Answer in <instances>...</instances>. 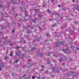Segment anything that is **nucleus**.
Segmentation results:
<instances>
[{"instance_id": "1", "label": "nucleus", "mask_w": 79, "mask_h": 79, "mask_svg": "<svg viewBox=\"0 0 79 79\" xmlns=\"http://www.w3.org/2000/svg\"><path fill=\"white\" fill-rule=\"evenodd\" d=\"M5 66V64L3 63H2L0 65V71H1L2 70V69L3 67H4Z\"/></svg>"}, {"instance_id": "2", "label": "nucleus", "mask_w": 79, "mask_h": 79, "mask_svg": "<svg viewBox=\"0 0 79 79\" xmlns=\"http://www.w3.org/2000/svg\"><path fill=\"white\" fill-rule=\"evenodd\" d=\"M79 5H77V4H76L75 5V7H74V8H75L76 9H77V11H79V8L77 9V7H79Z\"/></svg>"}, {"instance_id": "3", "label": "nucleus", "mask_w": 79, "mask_h": 79, "mask_svg": "<svg viewBox=\"0 0 79 79\" xmlns=\"http://www.w3.org/2000/svg\"><path fill=\"white\" fill-rule=\"evenodd\" d=\"M27 11H25V16H28V14H27Z\"/></svg>"}, {"instance_id": "4", "label": "nucleus", "mask_w": 79, "mask_h": 79, "mask_svg": "<svg viewBox=\"0 0 79 79\" xmlns=\"http://www.w3.org/2000/svg\"><path fill=\"white\" fill-rule=\"evenodd\" d=\"M63 42L62 41L61 42H59L58 44H59L60 45H63Z\"/></svg>"}, {"instance_id": "5", "label": "nucleus", "mask_w": 79, "mask_h": 79, "mask_svg": "<svg viewBox=\"0 0 79 79\" xmlns=\"http://www.w3.org/2000/svg\"><path fill=\"white\" fill-rule=\"evenodd\" d=\"M19 53H20V52H19V51L18 52H16V55H17L18 56H19Z\"/></svg>"}, {"instance_id": "6", "label": "nucleus", "mask_w": 79, "mask_h": 79, "mask_svg": "<svg viewBox=\"0 0 79 79\" xmlns=\"http://www.w3.org/2000/svg\"><path fill=\"white\" fill-rule=\"evenodd\" d=\"M11 2L12 3V4H16V3L13 2V1L11 0Z\"/></svg>"}, {"instance_id": "7", "label": "nucleus", "mask_w": 79, "mask_h": 79, "mask_svg": "<svg viewBox=\"0 0 79 79\" xmlns=\"http://www.w3.org/2000/svg\"><path fill=\"white\" fill-rule=\"evenodd\" d=\"M22 48V47L20 46V47H18L17 48V50H19V49L20 48Z\"/></svg>"}, {"instance_id": "8", "label": "nucleus", "mask_w": 79, "mask_h": 79, "mask_svg": "<svg viewBox=\"0 0 79 79\" xmlns=\"http://www.w3.org/2000/svg\"><path fill=\"white\" fill-rule=\"evenodd\" d=\"M56 23H55L54 24L52 25V26H56Z\"/></svg>"}, {"instance_id": "9", "label": "nucleus", "mask_w": 79, "mask_h": 79, "mask_svg": "<svg viewBox=\"0 0 79 79\" xmlns=\"http://www.w3.org/2000/svg\"><path fill=\"white\" fill-rule=\"evenodd\" d=\"M35 11H36V13H37V12L39 11V10H35Z\"/></svg>"}, {"instance_id": "10", "label": "nucleus", "mask_w": 79, "mask_h": 79, "mask_svg": "<svg viewBox=\"0 0 79 79\" xmlns=\"http://www.w3.org/2000/svg\"><path fill=\"white\" fill-rule=\"evenodd\" d=\"M46 35V36H48V35H50V34L48 33H47Z\"/></svg>"}, {"instance_id": "11", "label": "nucleus", "mask_w": 79, "mask_h": 79, "mask_svg": "<svg viewBox=\"0 0 79 79\" xmlns=\"http://www.w3.org/2000/svg\"><path fill=\"white\" fill-rule=\"evenodd\" d=\"M12 55V53H10V54H9V56H11Z\"/></svg>"}, {"instance_id": "12", "label": "nucleus", "mask_w": 79, "mask_h": 79, "mask_svg": "<svg viewBox=\"0 0 79 79\" xmlns=\"http://www.w3.org/2000/svg\"><path fill=\"white\" fill-rule=\"evenodd\" d=\"M47 11L48 13H50V10H49V9H48Z\"/></svg>"}, {"instance_id": "13", "label": "nucleus", "mask_w": 79, "mask_h": 79, "mask_svg": "<svg viewBox=\"0 0 79 79\" xmlns=\"http://www.w3.org/2000/svg\"><path fill=\"white\" fill-rule=\"evenodd\" d=\"M36 22V20H35V19H34L33 22Z\"/></svg>"}, {"instance_id": "14", "label": "nucleus", "mask_w": 79, "mask_h": 79, "mask_svg": "<svg viewBox=\"0 0 79 79\" xmlns=\"http://www.w3.org/2000/svg\"><path fill=\"white\" fill-rule=\"evenodd\" d=\"M56 69V68H54L52 69H53V70H55V69Z\"/></svg>"}, {"instance_id": "15", "label": "nucleus", "mask_w": 79, "mask_h": 79, "mask_svg": "<svg viewBox=\"0 0 79 79\" xmlns=\"http://www.w3.org/2000/svg\"><path fill=\"white\" fill-rule=\"evenodd\" d=\"M18 61V60H15V63H17V62Z\"/></svg>"}, {"instance_id": "16", "label": "nucleus", "mask_w": 79, "mask_h": 79, "mask_svg": "<svg viewBox=\"0 0 79 79\" xmlns=\"http://www.w3.org/2000/svg\"><path fill=\"white\" fill-rule=\"evenodd\" d=\"M2 7H3V6L2 5H0V7L2 8Z\"/></svg>"}, {"instance_id": "17", "label": "nucleus", "mask_w": 79, "mask_h": 79, "mask_svg": "<svg viewBox=\"0 0 79 79\" xmlns=\"http://www.w3.org/2000/svg\"><path fill=\"white\" fill-rule=\"evenodd\" d=\"M31 50H35V49H34V48H31Z\"/></svg>"}, {"instance_id": "18", "label": "nucleus", "mask_w": 79, "mask_h": 79, "mask_svg": "<svg viewBox=\"0 0 79 79\" xmlns=\"http://www.w3.org/2000/svg\"><path fill=\"white\" fill-rule=\"evenodd\" d=\"M34 78H35V76H33V78H32V79H34Z\"/></svg>"}, {"instance_id": "19", "label": "nucleus", "mask_w": 79, "mask_h": 79, "mask_svg": "<svg viewBox=\"0 0 79 79\" xmlns=\"http://www.w3.org/2000/svg\"><path fill=\"white\" fill-rule=\"evenodd\" d=\"M44 66L43 65H42L41 66V68H44Z\"/></svg>"}, {"instance_id": "20", "label": "nucleus", "mask_w": 79, "mask_h": 79, "mask_svg": "<svg viewBox=\"0 0 79 79\" xmlns=\"http://www.w3.org/2000/svg\"><path fill=\"white\" fill-rule=\"evenodd\" d=\"M54 77V76L53 75L51 76V77Z\"/></svg>"}, {"instance_id": "21", "label": "nucleus", "mask_w": 79, "mask_h": 79, "mask_svg": "<svg viewBox=\"0 0 79 79\" xmlns=\"http://www.w3.org/2000/svg\"><path fill=\"white\" fill-rule=\"evenodd\" d=\"M59 60H60V61H61V58H60L59 59Z\"/></svg>"}, {"instance_id": "22", "label": "nucleus", "mask_w": 79, "mask_h": 79, "mask_svg": "<svg viewBox=\"0 0 79 79\" xmlns=\"http://www.w3.org/2000/svg\"><path fill=\"white\" fill-rule=\"evenodd\" d=\"M15 32V30H13L12 31V32H13H13Z\"/></svg>"}, {"instance_id": "23", "label": "nucleus", "mask_w": 79, "mask_h": 79, "mask_svg": "<svg viewBox=\"0 0 79 79\" xmlns=\"http://www.w3.org/2000/svg\"><path fill=\"white\" fill-rule=\"evenodd\" d=\"M44 78H45V77H42V79H44Z\"/></svg>"}, {"instance_id": "24", "label": "nucleus", "mask_w": 79, "mask_h": 79, "mask_svg": "<svg viewBox=\"0 0 79 79\" xmlns=\"http://www.w3.org/2000/svg\"><path fill=\"white\" fill-rule=\"evenodd\" d=\"M43 54H41L40 55V56H43Z\"/></svg>"}, {"instance_id": "25", "label": "nucleus", "mask_w": 79, "mask_h": 79, "mask_svg": "<svg viewBox=\"0 0 79 79\" xmlns=\"http://www.w3.org/2000/svg\"><path fill=\"white\" fill-rule=\"evenodd\" d=\"M49 53H48V56H49Z\"/></svg>"}, {"instance_id": "26", "label": "nucleus", "mask_w": 79, "mask_h": 79, "mask_svg": "<svg viewBox=\"0 0 79 79\" xmlns=\"http://www.w3.org/2000/svg\"><path fill=\"white\" fill-rule=\"evenodd\" d=\"M2 32H1V31H0V34H2Z\"/></svg>"}, {"instance_id": "27", "label": "nucleus", "mask_w": 79, "mask_h": 79, "mask_svg": "<svg viewBox=\"0 0 79 79\" xmlns=\"http://www.w3.org/2000/svg\"><path fill=\"white\" fill-rule=\"evenodd\" d=\"M45 73H48V71H45Z\"/></svg>"}, {"instance_id": "28", "label": "nucleus", "mask_w": 79, "mask_h": 79, "mask_svg": "<svg viewBox=\"0 0 79 79\" xmlns=\"http://www.w3.org/2000/svg\"><path fill=\"white\" fill-rule=\"evenodd\" d=\"M4 59H5V60H6V59H7V58H4Z\"/></svg>"}, {"instance_id": "29", "label": "nucleus", "mask_w": 79, "mask_h": 79, "mask_svg": "<svg viewBox=\"0 0 79 79\" xmlns=\"http://www.w3.org/2000/svg\"><path fill=\"white\" fill-rule=\"evenodd\" d=\"M31 67V66H28V68H29V67Z\"/></svg>"}, {"instance_id": "30", "label": "nucleus", "mask_w": 79, "mask_h": 79, "mask_svg": "<svg viewBox=\"0 0 79 79\" xmlns=\"http://www.w3.org/2000/svg\"><path fill=\"white\" fill-rule=\"evenodd\" d=\"M55 15H57V13H56L55 14Z\"/></svg>"}, {"instance_id": "31", "label": "nucleus", "mask_w": 79, "mask_h": 79, "mask_svg": "<svg viewBox=\"0 0 79 79\" xmlns=\"http://www.w3.org/2000/svg\"><path fill=\"white\" fill-rule=\"evenodd\" d=\"M73 2H74V0H73Z\"/></svg>"}, {"instance_id": "32", "label": "nucleus", "mask_w": 79, "mask_h": 79, "mask_svg": "<svg viewBox=\"0 0 79 79\" xmlns=\"http://www.w3.org/2000/svg\"><path fill=\"white\" fill-rule=\"evenodd\" d=\"M58 7H59V6H60V5H58Z\"/></svg>"}, {"instance_id": "33", "label": "nucleus", "mask_w": 79, "mask_h": 79, "mask_svg": "<svg viewBox=\"0 0 79 79\" xmlns=\"http://www.w3.org/2000/svg\"><path fill=\"white\" fill-rule=\"evenodd\" d=\"M77 23H78V22H75V24H77Z\"/></svg>"}, {"instance_id": "34", "label": "nucleus", "mask_w": 79, "mask_h": 79, "mask_svg": "<svg viewBox=\"0 0 79 79\" xmlns=\"http://www.w3.org/2000/svg\"><path fill=\"white\" fill-rule=\"evenodd\" d=\"M42 16H41L40 18H41V17H42Z\"/></svg>"}, {"instance_id": "35", "label": "nucleus", "mask_w": 79, "mask_h": 79, "mask_svg": "<svg viewBox=\"0 0 79 79\" xmlns=\"http://www.w3.org/2000/svg\"><path fill=\"white\" fill-rule=\"evenodd\" d=\"M24 43H26V42L24 41Z\"/></svg>"}, {"instance_id": "36", "label": "nucleus", "mask_w": 79, "mask_h": 79, "mask_svg": "<svg viewBox=\"0 0 79 79\" xmlns=\"http://www.w3.org/2000/svg\"><path fill=\"white\" fill-rule=\"evenodd\" d=\"M22 3H23V1L22 2Z\"/></svg>"}, {"instance_id": "37", "label": "nucleus", "mask_w": 79, "mask_h": 79, "mask_svg": "<svg viewBox=\"0 0 79 79\" xmlns=\"http://www.w3.org/2000/svg\"><path fill=\"white\" fill-rule=\"evenodd\" d=\"M79 48H78L77 49V50H79Z\"/></svg>"}, {"instance_id": "38", "label": "nucleus", "mask_w": 79, "mask_h": 79, "mask_svg": "<svg viewBox=\"0 0 79 79\" xmlns=\"http://www.w3.org/2000/svg\"><path fill=\"white\" fill-rule=\"evenodd\" d=\"M23 56H24V55H23Z\"/></svg>"}, {"instance_id": "39", "label": "nucleus", "mask_w": 79, "mask_h": 79, "mask_svg": "<svg viewBox=\"0 0 79 79\" xmlns=\"http://www.w3.org/2000/svg\"><path fill=\"white\" fill-rule=\"evenodd\" d=\"M21 9H22V7L21 8Z\"/></svg>"}, {"instance_id": "40", "label": "nucleus", "mask_w": 79, "mask_h": 79, "mask_svg": "<svg viewBox=\"0 0 79 79\" xmlns=\"http://www.w3.org/2000/svg\"><path fill=\"white\" fill-rule=\"evenodd\" d=\"M39 27V28H40V27Z\"/></svg>"}, {"instance_id": "41", "label": "nucleus", "mask_w": 79, "mask_h": 79, "mask_svg": "<svg viewBox=\"0 0 79 79\" xmlns=\"http://www.w3.org/2000/svg\"><path fill=\"white\" fill-rule=\"evenodd\" d=\"M50 21H52V20H50Z\"/></svg>"}, {"instance_id": "42", "label": "nucleus", "mask_w": 79, "mask_h": 79, "mask_svg": "<svg viewBox=\"0 0 79 79\" xmlns=\"http://www.w3.org/2000/svg\"><path fill=\"white\" fill-rule=\"evenodd\" d=\"M24 20H26V19H25H25H24Z\"/></svg>"}, {"instance_id": "43", "label": "nucleus", "mask_w": 79, "mask_h": 79, "mask_svg": "<svg viewBox=\"0 0 79 79\" xmlns=\"http://www.w3.org/2000/svg\"><path fill=\"white\" fill-rule=\"evenodd\" d=\"M58 73H59V72L58 71Z\"/></svg>"}, {"instance_id": "44", "label": "nucleus", "mask_w": 79, "mask_h": 79, "mask_svg": "<svg viewBox=\"0 0 79 79\" xmlns=\"http://www.w3.org/2000/svg\"><path fill=\"white\" fill-rule=\"evenodd\" d=\"M52 15H53V13H52Z\"/></svg>"}, {"instance_id": "45", "label": "nucleus", "mask_w": 79, "mask_h": 79, "mask_svg": "<svg viewBox=\"0 0 79 79\" xmlns=\"http://www.w3.org/2000/svg\"><path fill=\"white\" fill-rule=\"evenodd\" d=\"M38 20H39V19H37Z\"/></svg>"}, {"instance_id": "46", "label": "nucleus", "mask_w": 79, "mask_h": 79, "mask_svg": "<svg viewBox=\"0 0 79 79\" xmlns=\"http://www.w3.org/2000/svg\"><path fill=\"white\" fill-rule=\"evenodd\" d=\"M26 52H27L26 51Z\"/></svg>"}]
</instances>
